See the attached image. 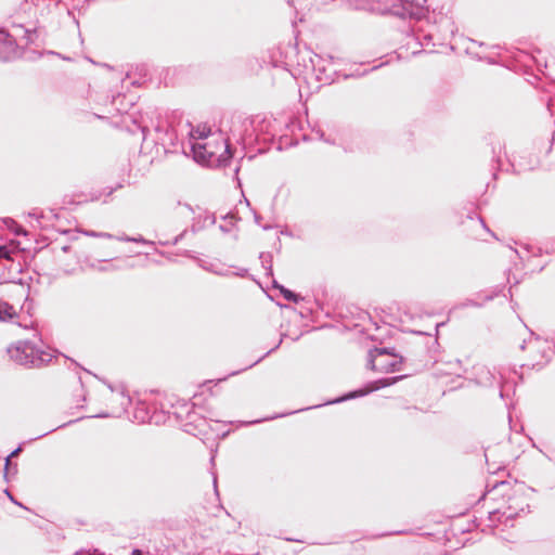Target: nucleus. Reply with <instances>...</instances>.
<instances>
[{
  "label": "nucleus",
  "instance_id": "nucleus-1",
  "mask_svg": "<svg viewBox=\"0 0 555 555\" xmlns=\"http://www.w3.org/2000/svg\"><path fill=\"white\" fill-rule=\"evenodd\" d=\"M194 160L207 166H221L230 158L229 145L220 135H212L210 128L198 125L190 132Z\"/></svg>",
  "mask_w": 555,
  "mask_h": 555
},
{
  "label": "nucleus",
  "instance_id": "nucleus-2",
  "mask_svg": "<svg viewBox=\"0 0 555 555\" xmlns=\"http://www.w3.org/2000/svg\"><path fill=\"white\" fill-rule=\"evenodd\" d=\"M371 369L380 373H390L399 370L401 358L386 349H374L369 352Z\"/></svg>",
  "mask_w": 555,
  "mask_h": 555
},
{
  "label": "nucleus",
  "instance_id": "nucleus-3",
  "mask_svg": "<svg viewBox=\"0 0 555 555\" xmlns=\"http://www.w3.org/2000/svg\"><path fill=\"white\" fill-rule=\"evenodd\" d=\"M8 353L13 361L22 365H39L43 362L36 348L28 341H17L10 346Z\"/></svg>",
  "mask_w": 555,
  "mask_h": 555
},
{
  "label": "nucleus",
  "instance_id": "nucleus-4",
  "mask_svg": "<svg viewBox=\"0 0 555 555\" xmlns=\"http://www.w3.org/2000/svg\"><path fill=\"white\" fill-rule=\"evenodd\" d=\"M15 51L14 41L11 36L0 31V59L8 60Z\"/></svg>",
  "mask_w": 555,
  "mask_h": 555
},
{
  "label": "nucleus",
  "instance_id": "nucleus-5",
  "mask_svg": "<svg viewBox=\"0 0 555 555\" xmlns=\"http://www.w3.org/2000/svg\"><path fill=\"white\" fill-rule=\"evenodd\" d=\"M403 376H396V377H388V378H383V379H379V380H376L372 384V387L369 388V389H365V390H361L359 392L360 396H363V395H366L373 390H377V389H380L383 387H386V386H390L395 383H397L398 380H400Z\"/></svg>",
  "mask_w": 555,
  "mask_h": 555
},
{
  "label": "nucleus",
  "instance_id": "nucleus-6",
  "mask_svg": "<svg viewBox=\"0 0 555 555\" xmlns=\"http://www.w3.org/2000/svg\"><path fill=\"white\" fill-rule=\"evenodd\" d=\"M16 314L13 306L8 302H0V321H5L14 318Z\"/></svg>",
  "mask_w": 555,
  "mask_h": 555
},
{
  "label": "nucleus",
  "instance_id": "nucleus-7",
  "mask_svg": "<svg viewBox=\"0 0 555 555\" xmlns=\"http://www.w3.org/2000/svg\"><path fill=\"white\" fill-rule=\"evenodd\" d=\"M17 250V245L10 244V245H2L0 246V259H7V260H13V255Z\"/></svg>",
  "mask_w": 555,
  "mask_h": 555
},
{
  "label": "nucleus",
  "instance_id": "nucleus-8",
  "mask_svg": "<svg viewBox=\"0 0 555 555\" xmlns=\"http://www.w3.org/2000/svg\"><path fill=\"white\" fill-rule=\"evenodd\" d=\"M275 287H278L281 292V294L283 295V297L285 299H287L288 301H293V302H298L300 297L293 293L292 291L285 288L284 286H281V285H275Z\"/></svg>",
  "mask_w": 555,
  "mask_h": 555
},
{
  "label": "nucleus",
  "instance_id": "nucleus-9",
  "mask_svg": "<svg viewBox=\"0 0 555 555\" xmlns=\"http://www.w3.org/2000/svg\"><path fill=\"white\" fill-rule=\"evenodd\" d=\"M411 16L420 18L424 15L425 11L424 8L421 4H416L415 8H412L410 11H408Z\"/></svg>",
  "mask_w": 555,
  "mask_h": 555
},
{
  "label": "nucleus",
  "instance_id": "nucleus-10",
  "mask_svg": "<svg viewBox=\"0 0 555 555\" xmlns=\"http://www.w3.org/2000/svg\"><path fill=\"white\" fill-rule=\"evenodd\" d=\"M21 451L22 448H17L5 459V474H8L11 469V459L17 456Z\"/></svg>",
  "mask_w": 555,
  "mask_h": 555
},
{
  "label": "nucleus",
  "instance_id": "nucleus-11",
  "mask_svg": "<svg viewBox=\"0 0 555 555\" xmlns=\"http://www.w3.org/2000/svg\"><path fill=\"white\" fill-rule=\"evenodd\" d=\"M87 235L93 236V237H105V238H112L113 235L105 232H86Z\"/></svg>",
  "mask_w": 555,
  "mask_h": 555
},
{
  "label": "nucleus",
  "instance_id": "nucleus-12",
  "mask_svg": "<svg viewBox=\"0 0 555 555\" xmlns=\"http://www.w3.org/2000/svg\"><path fill=\"white\" fill-rule=\"evenodd\" d=\"M118 240H120V241H132V242H140L141 241L139 238H130V237H127V236L126 237H118Z\"/></svg>",
  "mask_w": 555,
  "mask_h": 555
},
{
  "label": "nucleus",
  "instance_id": "nucleus-13",
  "mask_svg": "<svg viewBox=\"0 0 555 555\" xmlns=\"http://www.w3.org/2000/svg\"><path fill=\"white\" fill-rule=\"evenodd\" d=\"M132 555H143V554L141 553V551H139V550H134V551L132 552Z\"/></svg>",
  "mask_w": 555,
  "mask_h": 555
},
{
  "label": "nucleus",
  "instance_id": "nucleus-14",
  "mask_svg": "<svg viewBox=\"0 0 555 555\" xmlns=\"http://www.w3.org/2000/svg\"><path fill=\"white\" fill-rule=\"evenodd\" d=\"M210 150V147H206V150H202L205 154Z\"/></svg>",
  "mask_w": 555,
  "mask_h": 555
},
{
  "label": "nucleus",
  "instance_id": "nucleus-15",
  "mask_svg": "<svg viewBox=\"0 0 555 555\" xmlns=\"http://www.w3.org/2000/svg\"><path fill=\"white\" fill-rule=\"evenodd\" d=\"M356 396H357V392H356V393L350 395L348 398H353V397H356Z\"/></svg>",
  "mask_w": 555,
  "mask_h": 555
}]
</instances>
